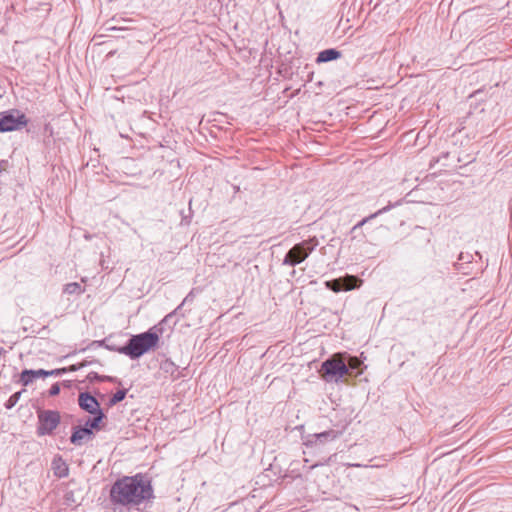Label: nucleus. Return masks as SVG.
I'll list each match as a JSON object with an SVG mask.
<instances>
[{
    "mask_svg": "<svg viewBox=\"0 0 512 512\" xmlns=\"http://www.w3.org/2000/svg\"><path fill=\"white\" fill-rule=\"evenodd\" d=\"M60 414L54 410H41L38 412L37 434L39 436L50 435L60 423Z\"/></svg>",
    "mask_w": 512,
    "mask_h": 512,
    "instance_id": "nucleus-5",
    "label": "nucleus"
},
{
    "mask_svg": "<svg viewBox=\"0 0 512 512\" xmlns=\"http://www.w3.org/2000/svg\"><path fill=\"white\" fill-rule=\"evenodd\" d=\"M127 394V390L126 389H123V390H118L109 400V405L110 406H113V405H116L117 403L121 402L122 400H124L125 396Z\"/></svg>",
    "mask_w": 512,
    "mask_h": 512,
    "instance_id": "nucleus-17",
    "label": "nucleus"
},
{
    "mask_svg": "<svg viewBox=\"0 0 512 512\" xmlns=\"http://www.w3.org/2000/svg\"><path fill=\"white\" fill-rule=\"evenodd\" d=\"M79 365H80V368L85 367V366H87V362H82Z\"/></svg>",
    "mask_w": 512,
    "mask_h": 512,
    "instance_id": "nucleus-25",
    "label": "nucleus"
},
{
    "mask_svg": "<svg viewBox=\"0 0 512 512\" xmlns=\"http://www.w3.org/2000/svg\"><path fill=\"white\" fill-rule=\"evenodd\" d=\"M79 369H80V365L79 364L78 365L74 364V365H71L68 368H66V372H68V371L73 372V371H77Z\"/></svg>",
    "mask_w": 512,
    "mask_h": 512,
    "instance_id": "nucleus-21",
    "label": "nucleus"
},
{
    "mask_svg": "<svg viewBox=\"0 0 512 512\" xmlns=\"http://www.w3.org/2000/svg\"><path fill=\"white\" fill-rule=\"evenodd\" d=\"M153 490L142 476L123 477L116 481L110 491L112 502L121 505H138L151 498Z\"/></svg>",
    "mask_w": 512,
    "mask_h": 512,
    "instance_id": "nucleus-1",
    "label": "nucleus"
},
{
    "mask_svg": "<svg viewBox=\"0 0 512 512\" xmlns=\"http://www.w3.org/2000/svg\"><path fill=\"white\" fill-rule=\"evenodd\" d=\"M318 244V240L313 237L294 245L285 255L283 264L296 266L302 263Z\"/></svg>",
    "mask_w": 512,
    "mask_h": 512,
    "instance_id": "nucleus-3",
    "label": "nucleus"
},
{
    "mask_svg": "<svg viewBox=\"0 0 512 512\" xmlns=\"http://www.w3.org/2000/svg\"><path fill=\"white\" fill-rule=\"evenodd\" d=\"M88 378L89 379H93V378H97L98 379L99 377H98L97 373L92 372V373L89 374Z\"/></svg>",
    "mask_w": 512,
    "mask_h": 512,
    "instance_id": "nucleus-22",
    "label": "nucleus"
},
{
    "mask_svg": "<svg viewBox=\"0 0 512 512\" xmlns=\"http://www.w3.org/2000/svg\"><path fill=\"white\" fill-rule=\"evenodd\" d=\"M159 335L152 329L147 332L133 335L128 343L117 349L121 354L129 356L131 359H137L157 346Z\"/></svg>",
    "mask_w": 512,
    "mask_h": 512,
    "instance_id": "nucleus-2",
    "label": "nucleus"
},
{
    "mask_svg": "<svg viewBox=\"0 0 512 512\" xmlns=\"http://www.w3.org/2000/svg\"><path fill=\"white\" fill-rule=\"evenodd\" d=\"M338 436V433L334 430L324 431L321 433L314 434L315 442L319 441L321 443L329 440H334Z\"/></svg>",
    "mask_w": 512,
    "mask_h": 512,
    "instance_id": "nucleus-14",
    "label": "nucleus"
},
{
    "mask_svg": "<svg viewBox=\"0 0 512 512\" xmlns=\"http://www.w3.org/2000/svg\"><path fill=\"white\" fill-rule=\"evenodd\" d=\"M387 207H384L383 209H380L378 210L377 212H375L374 214H371L370 216L362 219L360 222H358L356 225H354L351 229V234L353 235L352 238L353 239H356L357 238V231L363 226L365 225L368 221H370L371 219L377 217L378 215L382 214L383 212L387 211Z\"/></svg>",
    "mask_w": 512,
    "mask_h": 512,
    "instance_id": "nucleus-12",
    "label": "nucleus"
},
{
    "mask_svg": "<svg viewBox=\"0 0 512 512\" xmlns=\"http://www.w3.org/2000/svg\"><path fill=\"white\" fill-rule=\"evenodd\" d=\"M340 57H341V53L338 50L331 48V49H325V50L321 51L318 54L316 61L318 63H324V62L336 60Z\"/></svg>",
    "mask_w": 512,
    "mask_h": 512,
    "instance_id": "nucleus-11",
    "label": "nucleus"
},
{
    "mask_svg": "<svg viewBox=\"0 0 512 512\" xmlns=\"http://www.w3.org/2000/svg\"><path fill=\"white\" fill-rule=\"evenodd\" d=\"M82 291V287L77 282L68 283L64 288V292L67 294H81Z\"/></svg>",
    "mask_w": 512,
    "mask_h": 512,
    "instance_id": "nucleus-16",
    "label": "nucleus"
},
{
    "mask_svg": "<svg viewBox=\"0 0 512 512\" xmlns=\"http://www.w3.org/2000/svg\"><path fill=\"white\" fill-rule=\"evenodd\" d=\"M94 415L95 416L93 418L88 419L86 421L85 426H84V427L90 428L91 431H93V429L99 428V424L102 421V419L104 418L103 412H98V413H95Z\"/></svg>",
    "mask_w": 512,
    "mask_h": 512,
    "instance_id": "nucleus-15",
    "label": "nucleus"
},
{
    "mask_svg": "<svg viewBox=\"0 0 512 512\" xmlns=\"http://www.w3.org/2000/svg\"><path fill=\"white\" fill-rule=\"evenodd\" d=\"M93 435V431L88 427H75L70 437V441L76 446H81L90 441L93 438Z\"/></svg>",
    "mask_w": 512,
    "mask_h": 512,
    "instance_id": "nucleus-10",
    "label": "nucleus"
},
{
    "mask_svg": "<svg viewBox=\"0 0 512 512\" xmlns=\"http://www.w3.org/2000/svg\"><path fill=\"white\" fill-rule=\"evenodd\" d=\"M107 30H122V28H117V27H109V28H107Z\"/></svg>",
    "mask_w": 512,
    "mask_h": 512,
    "instance_id": "nucleus-23",
    "label": "nucleus"
},
{
    "mask_svg": "<svg viewBox=\"0 0 512 512\" xmlns=\"http://www.w3.org/2000/svg\"><path fill=\"white\" fill-rule=\"evenodd\" d=\"M20 395H21V392H16V393H14V394L9 398V400H8V402H7V404H6V407H7V408H11V407H13V406L17 403V401L19 400Z\"/></svg>",
    "mask_w": 512,
    "mask_h": 512,
    "instance_id": "nucleus-18",
    "label": "nucleus"
},
{
    "mask_svg": "<svg viewBox=\"0 0 512 512\" xmlns=\"http://www.w3.org/2000/svg\"><path fill=\"white\" fill-rule=\"evenodd\" d=\"M360 365V361L356 358V357H351L349 359V363H348V367L352 368V369H357Z\"/></svg>",
    "mask_w": 512,
    "mask_h": 512,
    "instance_id": "nucleus-19",
    "label": "nucleus"
},
{
    "mask_svg": "<svg viewBox=\"0 0 512 512\" xmlns=\"http://www.w3.org/2000/svg\"><path fill=\"white\" fill-rule=\"evenodd\" d=\"M78 403L81 409L85 410L90 414L102 412L100 409V404L97 401V399L87 392L79 394Z\"/></svg>",
    "mask_w": 512,
    "mask_h": 512,
    "instance_id": "nucleus-9",
    "label": "nucleus"
},
{
    "mask_svg": "<svg viewBox=\"0 0 512 512\" xmlns=\"http://www.w3.org/2000/svg\"><path fill=\"white\" fill-rule=\"evenodd\" d=\"M349 467H361L360 464H348Z\"/></svg>",
    "mask_w": 512,
    "mask_h": 512,
    "instance_id": "nucleus-24",
    "label": "nucleus"
},
{
    "mask_svg": "<svg viewBox=\"0 0 512 512\" xmlns=\"http://www.w3.org/2000/svg\"><path fill=\"white\" fill-rule=\"evenodd\" d=\"M358 282H360V280L356 276L346 275L343 278L327 281L325 285L328 289L334 292H340L342 290H351L356 288L358 286Z\"/></svg>",
    "mask_w": 512,
    "mask_h": 512,
    "instance_id": "nucleus-8",
    "label": "nucleus"
},
{
    "mask_svg": "<svg viewBox=\"0 0 512 512\" xmlns=\"http://www.w3.org/2000/svg\"><path fill=\"white\" fill-rule=\"evenodd\" d=\"M59 392H60V386H59V384H58V383L53 384V385L51 386L50 390H49V394H50L51 396H56V395H58V394H59Z\"/></svg>",
    "mask_w": 512,
    "mask_h": 512,
    "instance_id": "nucleus-20",
    "label": "nucleus"
},
{
    "mask_svg": "<svg viewBox=\"0 0 512 512\" xmlns=\"http://www.w3.org/2000/svg\"><path fill=\"white\" fill-rule=\"evenodd\" d=\"M26 124V116L19 110L12 109L0 113V132L17 130Z\"/></svg>",
    "mask_w": 512,
    "mask_h": 512,
    "instance_id": "nucleus-6",
    "label": "nucleus"
},
{
    "mask_svg": "<svg viewBox=\"0 0 512 512\" xmlns=\"http://www.w3.org/2000/svg\"><path fill=\"white\" fill-rule=\"evenodd\" d=\"M321 372L326 381H338L348 373V366L340 356L335 355L323 362Z\"/></svg>",
    "mask_w": 512,
    "mask_h": 512,
    "instance_id": "nucleus-4",
    "label": "nucleus"
},
{
    "mask_svg": "<svg viewBox=\"0 0 512 512\" xmlns=\"http://www.w3.org/2000/svg\"><path fill=\"white\" fill-rule=\"evenodd\" d=\"M53 469L55 471V474L60 478L65 477L68 474V467L61 458L54 459Z\"/></svg>",
    "mask_w": 512,
    "mask_h": 512,
    "instance_id": "nucleus-13",
    "label": "nucleus"
},
{
    "mask_svg": "<svg viewBox=\"0 0 512 512\" xmlns=\"http://www.w3.org/2000/svg\"><path fill=\"white\" fill-rule=\"evenodd\" d=\"M66 373V368L54 369L51 371H47L44 369L39 370H23L20 375V382L22 385L27 386L32 383L35 379L40 377H48V376H60Z\"/></svg>",
    "mask_w": 512,
    "mask_h": 512,
    "instance_id": "nucleus-7",
    "label": "nucleus"
}]
</instances>
